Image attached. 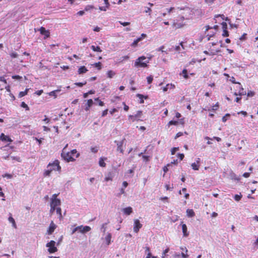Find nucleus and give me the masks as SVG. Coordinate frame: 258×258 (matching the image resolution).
<instances>
[{
	"label": "nucleus",
	"mask_w": 258,
	"mask_h": 258,
	"mask_svg": "<svg viewBox=\"0 0 258 258\" xmlns=\"http://www.w3.org/2000/svg\"><path fill=\"white\" fill-rule=\"evenodd\" d=\"M60 162L58 160L56 159L52 162H50L47 166V169L43 172L44 177L50 176L53 171H58L60 173L61 171V167L59 165Z\"/></svg>",
	"instance_id": "1"
},
{
	"label": "nucleus",
	"mask_w": 258,
	"mask_h": 258,
	"mask_svg": "<svg viewBox=\"0 0 258 258\" xmlns=\"http://www.w3.org/2000/svg\"><path fill=\"white\" fill-rule=\"evenodd\" d=\"M79 156L80 154L76 149L72 150L70 152H66L64 149H63L61 153V158L68 162L75 161Z\"/></svg>",
	"instance_id": "2"
},
{
	"label": "nucleus",
	"mask_w": 258,
	"mask_h": 258,
	"mask_svg": "<svg viewBox=\"0 0 258 258\" xmlns=\"http://www.w3.org/2000/svg\"><path fill=\"white\" fill-rule=\"evenodd\" d=\"M149 60L146 59L145 56H141L138 57L135 61V67L137 68H145L148 67Z\"/></svg>",
	"instance_id": "3"
},
{
	"label": "nucleus",
	"mask_w": 258,
	"mask_h": 258,
	"mask_svg": "<svg viewBox=\"0 0 258 258\" xmlns=\"http://www.w3.org/2000/svg\"><path fill=\"white\" fill-rule=\"evenodd\" d=\"M235 90L234 91V95L235 96H242L246 95V93L244 89L242 88L241 84L240 83H237L236 86L234 88Z\"/></svg>",
	"instance_id": "4"
},
{
	"label": "nucleus",
	"mask_w": 258,
	"mask_h": 258,
	"mask_svg": "<svg viewBox=\"0 0 258 258\" xmlns=\"http://www.w3.org/2000/svg\"><path fill=\"white\" fill-rule=\"evenodd\" d=\"M91 229V227L89 226H84L83 225H81L74 228L72 230V234H74L78 230H79L81 233H84L90 231Z\"/></svg>",
	"instance_id": "5"
},
{
	"label": "nucleus",
	"mask_w": 258,
	"mask_h": 258,
	"mask_svg": "<svg viewBox=\"0 0 258 258\" xmlns=\"http://www.w3.org/2000/svg\"><path fill=\"white\" fill-rule=\"evenodd\" d=\"M55 245V242L54 240H51L46 244V247H48V251L50 253H53L57 251L58 249Z\"/></svg>",
	"instance_id": "6"
},
{
	"label": "nucleus",
	"mask_w": 258,
	"mask_h": 258,
	"mask_svg": "<svg viewBox=\"0 0 258 258\" xmlns=\"http://www.w3.org/2000/svg\"><path fill=\"white\" fill-rule=\"evenodd\" d=\"M58 194H54L52 196V198L51 200L50 206L55 207V208H57V206H59L61 204L60 200L57 199V197Z\"/></svg>",
	"instance_id": "7"
},
{
	"label": "nucleus",
	"mask_w": 258,
	"mask_h": 258,
	"mask_svg": "<svg viewBox=\"0 0 258 258\" xmlns=\"http://www.w3.org/2000/svg\"><path fill=\"white\" fill-rule=\"evenodd\" d=\"M180 20L181 21V22H179L178 20H174L172 23V26L173 28L175 29H179L182 27L184 26V24L183 23L184 18L183 16H181L180 17Z\"/></svg>",
	"instance_id": "8"
},
{
	"label": "nucleus",
	"mask_w": 258,
	"mask_h": 258,
	"mask_svg": "<svg viewBox=\"0 0 258 258\" xmlns=\"http://www.w3.org/2000/svg\"><path fill=\"white\" fill-rule=\"evenodd\" d=\"M142 115V111H138L137 113L135 115H130L128 116L129 119H131L132 122H134L136 120H139L140 118L141 117Z\"/></svg>",
	"instance_id": "9"
},
{
	"label": "nucleus",
	"mask_w": 258,
	"mask_h": 258,
	"mask_svg": "<svg viewBox=\"0 0 258 258\" xmlns=\"http://www.w3.org/2000/svg\"><path fill=\"white\" fill-rule=\"evenodd\" d=\"M142 227V224L140 223L139 220L135 219L134 223V231L137 233L140 229Z\"/></svg>",
	"instance_id": "10"
},
{
	"label": "nucleus",
	"mask_w": 258,
	"mask_h": 258,
	"mask_svg": "<svg viewBox=\"0 0 258 258\" xmlns=\"http://www.w3.org/2000/svg\"><path fill=\"white\" fill-rule=\"evenodd\" d=\"M56 225L54 223L53 221H51L50 223L48 229H47V232L48 235H51L54 232L56 228Z\"/></svg>",
	"instance_id": "11"
},
{
	"label": "nucleus",
	"mask_w": 258,
	"mask_h": 258,
	"mask_svg": "<svg viewBox=\"0 0 258 258\" xmlns=\"http://www.w3.org/2000/svg\"><path fill=\"white\" fill-rule=\"evenodd\" d=\"M221 25L223 29L222 36L223 37H228L229 36V32L227 30V23L226 22H223Z\"/></svg>",
	"instance_id": "12"
},
{
	"label": "nucleus",
	"mask_w": 258,
	"mask_h": 258,
	"mask_svg": "<svg viewBox=\"0 0 258 258\" xmlns=\"http://www.w3.org/2000/svg\"><path fill=\"white\" fill-rule=\"evenodd\" d=\"M125 140V139H123L120 142H116L115 141V143H116L117 145V151H119L122 154L123 153V149L122 148L123 142Z\"/></svg>",
	"instance_id": "13"
},
{
	"label": "nucleus",
	"mask_w": 258,
	"mask_h": 258,
	"mask_svg": "<svg viewBox=\"0 0 258 258\" xmlns=\"http://www.w3.org/2000/svg\"><path fill=\"white\" fill-rule=\"evenodd\" d=\"M1 139L3 141L12 142L13 140L8 136L5 135L4 133L1 134Z\"/></svg>",
	"instance_id": "14"
},
{
	"label": "nucleus",
	"mask_w": 258,
	"mask_h": 258,
	"mask_svg": "<svg viewBox=\"0 0 258 258\" xmlns=\"http://www.w3.org/2000/svg\"><path fill=\"white\" fill-rule=\"evenodd\" d=\"M104 4L105 5V6H104V7H100L99 8V9L100 10V11H106L107 10V9L110 6V4H109V1L108 0H104Z\"/></svg>",
	"instance_id": "15"
},
{
	"label": "nucleus",
	"mask_w": 258,
	"mask_h": 258,
	"mask_svg": "<svg viewBox=\"0 0 258 258\" xmlns=\"http://www.w3.org/2000/svg\"><path fill=\"white\" fill-rule=\"evenodd\" d=\"M39 31L41 34L44 35L46 37H48L49 36V31L46 30L44 27H41L39 29Z\"/></svg>",
	"instance_id": "16"
},
{
	"label": "nucleus",
	"mask_w": 258,
	"mask_h": 258,
	"mask_svg": "<svg viewBox=\"0 0 258 258\" xmlns=\"http://www.w3.org/2000/svg\"><path fill=\"white\" fill-rule=\"evenodd\" d=\"M93 104V101L92 99H90L87 100V102L86 104V107L85 110L86 111H88L90 109V108L92 106Z\"/></svg>",
	"instance_id": "17"
},
{
	"label": "nucleus",
	"mask_w": 258,
	"mask_h": 258,
	"mask_svg": "<svg viewBox=\"0 0 258 258\" xmlns=\"http://www.w3.org/2000/svg\"><path fill=\"white\" fill-rule=\"evenodd\" d=\"M182 230L183 236L185 237H187L189 234L188 232H187V228L185 224H182Z\"/></svg>",
	"instance_id": "18"
},
{
	"label": "nucleus",
	"mask_w": 258,
	"mask_h": 258,
	"mask_svg": "<svg viewBox=\"0 0 258 258\" xmlns=\"http://www.w3.org/2000/svg\"><path fill=\"white\" fill-rule=\"evenodd\" d=\"M106 159H107V158H106V157H101L99 159V166L101 167H106V164L105 163L104 161L106 160Z\"/></svg>",
	"instance_id": "19"
},
{
	"label": "nucleus",
	"mask_w": 258,
	"mask_h": 258,
	"mask_svg": "<svg viewBox=\"0 0 258 258\" xmlns=\"http://www.w3.org/2000/svg\"><path fill=\"white\" fill-rule=\"evenodd\" d=\"M123 212L125 214L129 215L133 212L132 208L131 207L125 208L123 209Z\"/></svg>",
	"instance_id": "20"
},
{
	"label": "nucleus",
	"mask_w": 258,
	"mask_h": 258,
	"mask_svg": "<svg viewBox=\"0 0 258 258\" xmlns=\"http://www.w3.org/2000/svg\"><path fill=\"white\" fill-rule=\"evenodd\" d=\"M88 69L85 66H82L78 69V72L79 74H82L88 72Z\"/></svg>",
	"instance_id": "21"
},
{
	"label": "nucleus",
	"mask_w": 258,
	"mask_h": 258,
	"mask_svg": "<svg viewBox=\"0 0 258 258\" xmlns=\"http://www.w3.org/2000/svg\"><path fill=\"white\" fill-rule=\"evenodd\" d=\"M10 216L8 218L9 221L12 224V226L14 228H17V225L14 219L12 217V214H10Z\"/></svg>",
	"instance_id": "22"
},
{
	"label": "nucleus",
	"mask_w": 258,
	"mask_h": 258,
	"mask_svg": "<svg viewBox=\"0 0 258 258\" xmlns=\"http://www.w3.org/2000/svg\"><path fill=\"white\" fill-rule=\"evenodd\" d=\"M186 214L188 217H193L195 216V212L192 209H187Z\"/></svg>",
	"instance_id": "23"
},
{
	"label": "nucleus",
	"mask_w": 258,
	"mask_h": 258,
	"mask_svg": "<svg viewBox=\"0 0 258 258\" xmlns=\"http://www.w3.org/2000/svg\"><path fill=\"white\" fill-rule=\"evenodd\" d=\"M112 235L110 233H108L106 236L105 237V240L106 242L107 245H109L111 243Z\"/></svg>",
	"instance_id": "24"
},
{
	"label": "nucleus",
	"mask_w": 258,
	"mask_h": 258,
	"mask_svg": "<svg viewBox=\"0 0 258 258\" xmlns=\"http://www.w3.org/2000/svg\"><path fill=\"white\" fill-rule=\"evenodd\" d=\"M180 75H182V76L183 77V78L185 79H187L189 78V76L187 74V71L186 69H184L182 70V72L181 74H180Z\"/></svg>",
	"instance_id": "25"
},
{
	"label": "nucleus",
	"mask_w": 258,
	"mask_h": 258,
	"mask_svg": "<svg viewBox=\"0 0 258 258\" xmlns=\"http://www.w3.org/2000/svg\"><path fill=\"white\" fill-rule=\"evenodd\" d=\"M29 89L26 88L24 91H21L19 94V97L21 98L28 94Z\"/></svg>",
	"instance_id": "26"
},
{
	"label": "nucleus",
	"mask_w": 258,
	"mask_h": 258,
	"mask_svg": "<svg viewBox=\"0 0 258 258\" xmlns=\"http://www.w3.org/2000/svg\"><path fill=\"white\" fill-rule=\"evenodd\" d=\"M142 40V37L138 38L137 39L135 40L134 41V42L132 43L131 46H132V47H136L137 45V44L139 43V42H140Z\"/></svg>",
	"instance_id": "27"
},
{
	"label": "nucleus",
	"mask_w": 258,
	"mask_h": 258,
	"mask_svg": "<svg viewBox=\"0 0 258 258\" xmlns=\"http://www.w3.org/2000/svg\"><path fill=\"white\" fill-rule=\"evenodd\" d=\"M113 178V175L111 172H109L107 175L105 177V180L106 181H108L109 180H112Z\"/></svg>",
	"instance_id": "28"
},
{
	"label": "nucleus",
	"mask_w": 258,
	"mask_h": 258,
	"mask_svg": "<svg viewBox=\"0 0 258 258\" xmlns=\"http://www.w3.org/2000/svg\"><path fill=\"white\" fill-rule=\"evenodd\" d=\"M91 48L92 49V50L94 51H97V52H102V50H101V48L98 46H95L94 45H92L91 46Z\"/></svg>",
	"instance_id": "29"
},
{
	"label": "nucleus",
	"mask_w": 258,
	"mask_h": 258,
	"mask_svg": "<svg viewBox=\"0 0 258 258\" xmlns=\"http://www.w3.org/2000/svg\"><path fill=\"white\" fill-rule=\"evenodd\" d=\"M107 75L109 78H112L115 75V73L112 70H109L107 72Z\"/></svg>",
	"instance_id": "30"
},
{
	"label": "nucleus",
	"mask_w": 258,
	"mask_h": 258,
	"mask_svg": "<svg viewBox=\"0 0 258 258\" xmlns=\"http://www.w3.org/2000/svg\"><path fill=\"white\" fill-rule=\"evenodd\" d=\"M56 212L59 216V218L60 220L62 219V216L61 214V209L60 207H57L56 208Z\"/></svg>",
	"instance_id": "31"
},
{
	"label": "nucleus",
	"mask_w": 258,
	"mask_h": 258,
	"mask_svg": "<svg viewBox=\"0 0 258 258\" xmlns=\"http://www.w3.org/2000/svg\"><path fill=\"white\" fill-rule=\"evenodd\" d=\"M192 168L195 170H198L200 168V164H198L197 163H193L191 165Z\"/></svg>",
	"instance_id": "32"
},
{
	"label": "nucleus",
	"mask_w": 258,
	"mask_h": 258,
	"mask_svg": "<svg viewBox=\"0 0 258 258\" xmlns=\"http://www.w3.org/2000/svg\"><path fill=\"white\" fill-rule=\"evenodd\" d=\"M92 65L96 67L98 70H100L102 69V64L101 62H96Z\"/></svg>",
	"instance_id": "33"
},
{
	"label": "nucleus",
	"mask_w": 258,
	"mask_h": 258,
	"mask_svg": "<svg viewBox=\"0 0 258 258\" xmlns=\"http://www.w3.org/2000/svg\"><path fill=\"white\" fill-rule=\"evenodd\" d=\"M165 48V47L164 45H162L160 47H159L158 49H157V50L158 51H161L162 53L164 52L166 54H167L168 53L166 51L164 50Z\"/></svg>",
	"instance_id": "34"
},
{
	"label": "nucleus",
	"mask_w": 258,
	"mask_h": 258,
	"mask_svg": "<svg viewBox=\"0 0 258 258\" xmlns=\"http://www.w3.org/2000/svg\"><path fill=\"white\" fill-rule=\"evenodd\" d=\"M230 116V114H229V113L226 114L222 118V121L223 122H225L227 120L228 118Z\"/></svg>",
	"instance_id": "35"
},
{
	"label": "nucleus",
	"mask_w": 258,
	"mask_h": 258,
	"mask_svg": "<svg viewBox=\"0 0 258 258\" xmlns=\"http://www.w3.org/2000/svg\"><path fill=\"white\" fill-rule=\"evenodd\" d=\"M21 106L23 108H25L26 110H29L30 109L29 106L24 102H22L21 103Z\"/></svg>",
	"instance_id": "36"
},
{
	"label": "nucleus",
	"mask_w": 258,
	"mask_h": 258,
	"mask_svg": "<svg viewBox=\"0 0 258 258\" xmlns=\"http://www.w3.org/2000/svg\"><path fill=\"white\" fill-rule=\"evenodd\" d=\"M242 198V195L241 194L240 195H235L234 196V199L236 201H239Z\"/></svg>",
	"instance_id": "37"
},
{
	"label": "nucleus",
	"mask_w": 258,
	"mask_h": 258,
	"mask_svg": "<svg viewBox=\"0 0 258 258\" xmlns=\"http://www.w3.org/2000/svg\"><path fill=\"white\" fill-rule=\"evenodd\" d=\"M87 84V82L85 81L84 82H78V83H75V85L79 86L80 87H83L84 85H86Z\"/></svg>",
	"instance_id": "38"
},
{
	"label": "nucleus",
	"mask_w": 258,
	"mask_h": 258,
	"mask_svg": "<svg viewBox=\"0 0 258 258\" xmlns=\"http://www.w3.org/2000/svg\"><path fill=\"white\" fill-rule=\"evenodd\" d=\"M58 90H54V91H51V92H49V93H48V95H49V96H54V98H56V96H56V92H58Z\"/></svg>",
	"instance_id": "39"
},
{
	"label": "nucleus",
	"mask_w": 258,
	"mask_h": 258,
	"mask_svg": "<svg viewBox=\"0 0 258 258\" xmlns=\"http://www.w3.org/2000/svg\"><path fill=\"white\" fill-rule=\"evenodd\" d=\"M147 82L149 84H151L153 80V77L150 75L147 78Z\"/></svg>",
	"instance_id": "40"
},
{
	"label": "nucleus",
	"mask_w": 258,
	"mask_h": 258,
	"mask_svg": "<svg viewBox=\"0 0 258 258\" xmlns=\"http://www.w3.org/2000/svg\"><path fill=\"white\" fill-rule=\"evenodd\" d=\"M95 101H98V105L100 106H103L104 105V103L103 101H102L101 100H100L99 98H95Z\"/></svg>",
	"instance_id": "41"
},
{
	"label": "nucleus",
	"mask_w": 258,
	"mask_h": 258,
	"mask_svg": "<svg viewBox=\"0 0 258 258\" xmlns=\"http://www.w3.org/2000/svg\"><path fill=\"white\" fill-rule=\"evenodd\" d=\"M178 147H174L171 149V153L172 155H174L175 154L176 151L178 150Z\"/></svg>",
	"instance_id": "42"
},
{
	"label": "nucleus",
	"mask_w": 258,
	"mask_h": 258,
	"mask_svg": "<svg viewBox=\"0 0 258 258\" xmlns=\"http://www.w3.org/2000/svg\"><path fill=\"white\" fill-rule=\"evenodd\" d=\"M142 158H143V160L146 162H148L150 160L149 159L150 157L149 156L143 155Z\"/></svg>",
	"instance_id": "43"
},
{
	"label": "nucleus",
	"mask_w": 258,
	"mask_h": 258,
	"mask_svg": "<svg viewBox=\"0 0 258 258\" xmlns=\"http://www.w3.org/2000/svg\"><path fill=\"white\" fill-rule=\"evenodd\" d=\"M178 123V121H175V120H170L168 124V125H177Z\"/></svg>",
	"instance_id": "44"
},
{
	"label": "nucleus",
	"mask_w": 258,
	"mask_h": 258,
	"mask_svg": "<svg viewBox=\"0 0 258 258\" xmlns=\"http://www.w3.org/2000/svg\"><path fill=\"white\" fill-rule=\"evenodd\" d=\"M255 95V93L252 91H248L247 95L248 97H253Z\"/></svg>",
	"instance_id": "45"
},
{
	"label": "nucleus",
	"mask_w": 258,
	"mask_h": 258,
	"mask_svg": "<svg viewBox=\"0 0 258 258\" xmlns=\"http://www.w3.org/2000/svg\"><path fill=\"white\" fill-rule=\"evenodd\" d=\"M10 54L12 58H16L18 56V54L15 52H12Z\"/></svg>",
	"instance_id": "46"
},
{
	"label": "nucleus",
	"mask_w": 258,
	"mask_h": 258,
	"mask_svg": "<svg viewBox=\"0 0 258 258\" xmlns=\"http://www.w3.org/2000/svg\"><path fill=\"white\" fill-rule=\"evenodd\" d=\"M91 151L93 153H97L98 151V148L97 147H92L91 148Z\"/></svg>",
	"instance_id": "47"
},
{
	"label": "nucleus",
	"mask_w": 258,
	"mask_h": 258,
	"mask_svg": "<svg viewBox=\"0 0 258 258\" xmlns=\"http://www.w3.org/2000/svg\"><path fill=\"white\" fill-rule=\"evenodd\" d=\"M169 86H173V87H174V85H172L171 84H167V85H166V86L165 87H163V91L164 92H166V91H167L168 90V87H169Z\"/></svg>",
	"instance_id": "48"
},
{
	"label": "nucleus",
	"mask_w": 258,
	"mask_h": 258,
	"mask_svg": "<svg viewBox=\"0 0 258 258\" xmlns=\"http://www.w3.org/2000/svg\"><path fill=\"white\" fill-rule=\"evenodd\" d=\"M185 252H186V253L182 252L181 253V256L183 258H188V255L187 254V250L186 248H185Z\"/></svg>",
	"instance_id": "49"
},
{
	"label": "nucleus",
	"mask_w": 258,
	"mask_h": 258,
	"mask_svg": "<svg viewBox=\"0 0 258 258\" xmlns=\"http://www.w3.org/2000/svg\"><path fill=\"white\" fill-rule=\"evenodd\" d=\"M137 96L139 97V98L141 99L140 103H144V100H143L144 96L142 94H138Z\"/></svg>",
	"instance_id": "50"
},
{
	"label": "nucleus",
	"mask_w": 258,
	"mask_h": 258,
	"mask_svg": "<svg viewBox=\"0 0 258 258\" xmlns=\"http://www.w3.org/2000/svg\"><path fill=\"white\" fill-rule=\"evenodd\" d=\"M169 250V248H166L164 251H163V254H162V258H164L165 257V255H166V254L168 252Z\"/></svg>",
	"instance_id": "51"
},
{
	"label": "nucleus",
	"mask_w": 258,
	"mask_h": 258,
	"mask_svg": "<svg viewBox=\"0 0 258 258\" xmlns=\"http://www.w3.org/2000/svg\"><path fill=\"white\" fill-rule=\"evenodd\" d=\"M218 107H219V103H218V102H217L215 105H214L213 106L212 110L213 111H216V110H217Z\"/></svg>",
	"instance_id": "52"
},
{
	"label": "nucleus",
	"mask_w": 258,
	"mask_h": 258,
	"mask_svg": "<svg viewBox=\"0 0 258 258\" xmlns=\"http://www.w3.org/2000/svg\"><path fill=\"white\" fill-rule=\"evenodd\" d=\"M183 133H182V132H178V133H177L176 134V135H175V137H174V139H176L177 138H179V137H180L182 136L183 135Z\"/></svg>",
	"instance_id": "53"
},
{
	"label": "nucleus",
	"mask_w": 258,
	"mask_h": 258,
	"mask_svg": "<svg viewBox=\"0 0 258 258\" xmlns=\"http://www.w3.org/2000/svg\"><path fill=\"white\" fill-rule=\"evenodd\" d=\"M177 156L180 159V160H182L184 157V155L182 153H178L177 154Z\"/></svg>",
	"instance_id": "54"
},
{
	"label": "nucleus",
	"mask_w": 258,
	"mask_h": 258,
	"mask_svg": "<svg viewBox=\"0 0 258 258\" xmlns=\"http://www.w3.org/2000/svg\"><path fill=\"white\" fill-rule=\"evenodd\" d=\"M12 77L13 79H16V80H20L22 79V77L20 76H19V75H14V76H13Z\"/></svg>",
	"instance_id": "55"
},
{
	"label": "nucleus",
	"mask_w": 258,
	"mask_h": 258,
	"mask_svg": "<svg viewBox=\"0 0 258 258\" xmlns=\"http://www.w3.org/2000/svg\"><path fill=\"white\" fill-rule=\"evenodd\" d=\"M152 12V10L150 8H146L145 12L146 13H149V15H151V13Z\"/></svg>",
	"instance_id": "56"
},
{
	"label": "nucleus",
	"mask_w": 258,
	"mask_h": 258,
	"mask_svg": "<svg viewBox=\"0 0 258 258\" xmlns=\"http://www.w3.org/2000/svg\"><path fill=\"white\" fill-rule=\"evenodd\" d=\"M119 23L123 26H126L129 25L130 24V23L127 22H122L121 21H119Z\"/></svg>",
	"instance_id": "57"
},
{
	"label": "nucleus",
	"mask_w": 258,
	"mask_h": 258,
	"mask_svg": "<svg viewBox=\"0 0 258 258\" xmlns=\"http://www.w3.org/2000/svg\"><path fill=\"white\" fill-rule=\"evenodd\" d=\"M43 90H38V91H36L35 94H36V95H37L38 96H40L43 93Z\"/></svg>",
	"instance_id": "58"
},
{
	"label": "nucleus",
	"mask_w": 258,
	"mask_h": 258,
	"mask_svg": "<svg viewBox=\"0 0 258 258\" xmlns=\"http://www.w3.org/2000/svg\"><path fill=\"white\" fill-rule=\"evenodd\" d=\"M229 80L233 84H236L238 83L236 82L235 79L234 77H232Z\"/></svg>",
	"instance_id": "59"
},
{
	"label": "nucleus",
	"mask_w": 258,
	"mask_h": 258,
	"mask_svg": "<svg viewBox=\"0 0 258 258\" xmlns=\"http://www.w3.org/2000/svg\"><path fill=\"white\" fill-rule=\"evenodd\" d=\"M3 177H7L8 178H11L12 177V175L8 173H6L5 175H3Z\"/></svg>",
	"instance_id": "60"
},
{
	"label": "nucleus",
	"mask_w": 258,
	"mask_h": 258,
	"mask_svg": "<svg viewBox=\"0 0 258 258\" xmlns=\"http://www.w3.org/2000/svg\"><path fill=\"white\" fill-rule=\"evenodd\" d=\"M247 34L246 33H244L240 38V40H244L246 39Z\"/></svg>",
	"instance_id": "61"
},
{
	"label": "nucleus",
	"mask_w": 258,
	"mask_h": 258,
	"mask_svg": "<svg viewBox=\"0 0 258 258\" xmlns=\"http://www.w3.org/2000/svg\"><path fill=\"white\" fill-rule=\"evenodd\" d=\"M123 104L124 105V107H123V109L125 111H127L129 109V107L125 104V103L124 102H123Z\"/></svg>",
	"instance_id": "62"
},
{
	"label": "nucleus",
	"mask_w": 258,
	"mask_h": 258,
	"mask_svg": "<svg viewBox=\"0 0 258 258\" xmlns=\"http://www.w3.org/2000/svg\"><path fill=\"white\" fill-rule=\"evenodd\" d=\"M108 110L107 109H106L105 110H104L102 112V116H105V115H106L108 113Z\"/></svg>",
	"instance_id": "63"
},
{
	"label": "nucleus",
	"mask_w": 258,
	"mask_h": 258,
	"mask_svg": "<svg viewBox=\"0 0 258 258\" xmlns=\"http://www.w3.org/2000/svg\"><path fill=\"white\" fill-rule=\"evenodd\" d=\"M55 210H56V208L54 207L50 206V213L51 214H52Z\"/></svg>",
	"instance_id": "64"
}]
</instances>
